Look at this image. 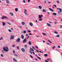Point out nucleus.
<instances>
[{"label":"nucleus","mask_w":62,"mask_h":62,"mask_svg":"<svg viewBox=\"0 0 62 62\" xmlns=\"http://www.w3.org/2000/svg\"><path fill=\"white\" fill-rule=\"evenodd\" d=\"M6 48L5 47H3V49L5 52H8V47L7 46H6Z\"/></svg>","instance_id":"1"},{"label":"nucleus","mask_w":62,"mask_h":62,"mask_svg":"<svg viewBox=\"0 0 62 62\" xmlns=\"http://www.w3.org/2000/svg\"><path fill=\"white\" fill-rule=\"evenodd\" d=\"M57 10H60V11H58V13H60V12H61L62 11V9H61L60 8H57Z\"/></svg>","instance_id":"2"},{"label":"nucleus","mask_w":62,"mask_h":62,"mask_svg":"<svg viewBox=\"0 0 62 62\" xmlns=\"http://www.w3.org/2000/svg\"><path fill=\"white\" fill-rule=\"evenodd\" d=\"M26 38H25L23 41V43H26Z\"/></svg>","instance_id":"3"},{"label":"nucleus","mask_w":62,"mask_h":62,"mask_svg":"<svg viewBox=\"0 0 62 62\" xmlns=\"http://www.w3.org/2000/svg\"><path fill=\"white\" fill-rule=\"evenodd\" d=\"M20 38H18L16 40V41L17 42H20Z\"/></svg>","instance_id":"4"},{"label":"nucleus","mask_w":62,"mask_h":62,"mask_svg":"<svg viewBox=\"0 0 62 62\" xmlns=\"http://www.w3.org/2000/svg\"><path fill=\"white\" fill-rule=\"evenodd\" d=\"M14 36H13L12 35L11 36V37L10 38V39H14Z\"/></svg>","instance_id":"5"},{"label":"nucleus","mask_w":62,"mask_h":62,"mask_svg":"<svg viewBox=\"0 0 62 62\" xmlns=\"http://www.w3.org/2000/svg\"><path fill=\"white\" fill-rule=\"evenodd\" d=\"M21 51H22L23 52H25V49L23 48H22L21 49Z\"/></svg>","instance_id":"6"},{"label":"nucleus","mask_w":62,"mask_h":62,"mask_svg":"<svg viewBox=\"0 0 62 62\" xmlns=\"http://www.w3.org/2000/svg\"><path fill=\"white\" fill-rule=\"evenodd\" d=\"M24 36L23 35H21V38L22 39H24Z\"/></svg>","instance_id":"7"},{"label":"nucleus","mask_w":62,"mask_h":62,"mask_svg":"<svg viewBox=\"0 0 62 62\" xmlns=\"http://www.w3.org/2000/svg\"><path fill=\"white\" fill-rule=\"evenodd\" d=\"M39 18H41V17H43V15H39Z\"/></svg>","instance_id":"8"},{"label":"nucleus","mask_w":62,"mask_h":62,"mask_svg":"<svg viewBox=\"0 0 62 62\" xmlns=\"http://www.w3.org/2000/svg\"><path fill=\"white\" fill-rule=\"evenodd\" d=\"M30 25L31 26H33V23L31 22H30Z\"/></svg>","instance_id":"9"},{"label":"nucleus","mask_w":62,"mask_h":62,"mask_svg":"<svg viewBox=\"0 0 62 62\" xmlns=\"http://www.w3.org/2000/svg\"><path fill=\"white\" fill-rule=\"evenodd\" d=\"M6 2L7 4H9V3H10V2L8 1V0H6Z\"/></svg>","instance_id":"10"},{"label":"nucleus","mask_w":62,"mask_h":62,"mask_svg":"<svg viewBox=\"0 0 62 62\" xmlns=\"http://www.w3.org/2000/svg\"><path fill=\"white\" fill-rule=\"evenodd\" d=\"M21 23L23 25H25V23L24 22H22Z\"/></svg>","instance_id":"11"},{"label":"nucleus","mask_w":62,"mask_h":62,"mask_svg":"<svg viewBox=\"0 0 62 62\" xmlns=\"http://www.w3.org/2000/svg\"><path fill=\"white\" fill-rule=\"evenodd\" d=\"M42 11L43 12L45 13V12H46V10H45V9H43L42 10Z\"/></svg>","instance_id":"12"},{"label":"nucleus","mask_w":62,"mask_h":62,"mask_svg":"<svg viewBox=\"0 0 62 62\" xmlns=\"http://www.w3.org/2000/svg\"><path fill=\"white\" fill-rule=\"evenodd\" d=\"M10 15H11V16H13V13H11V12H10Z\"/></svg>","instance_id":"13"},{"label":"nucleus","mask_w":62,"mask_h":62,"mask_svg":"<svg viewBox=\"0 0 62 62\" xmlns=\"http://www.w3.org/2000/svg\"><path fill=\"white\" fill-rule=\"evenodd\" d=\"M29 44L30 45H31V41H29Z\"/></svg>","instance_id":"14"},{"label":"nucleus","mask_w":62,"mask_h":62,"mask_svg":"<svg viewBox=\"0 0 62 62\" xmlns=\"http://www.w3.org/2000/svg\"><path fill=\"white\" fill-rule=\"evenodd\" d=\"M30 50L31 51H32V52H33L34 51V50L33 49V48H31V47H30Z\"/></svg>","instance_id":"15"},{"label":"nucleus","mask_w":62,"mask_h":62,"mask_svg":"<svg viewBox=\"0 0 62 62\" xmlns=\"http://www.w3.org/2000/svg\"><path fill=\"white\" fill-rule=\"evenodd\" d=\"M15 10L16 11H17L18 10V9L17 8H16L15 9Z\"/></svg>","instance_id":"16"},{"label":"nucleus","mask_w":62,"mask_h":62,"mask_svg":"<svg viewBox=\"0 0 62 62\" xmlns=\"http://www.w3.org/2000/svg\"><path fill=\"white\" fill-rule=\"evenodd\" d=\"M13 61H15L16 62H17V61L14 58H13Z\"/></svg>","instance_id":"17"},{"label":"nucleus","mask_w":62,"mask_h":62,"mask_svg":"<svg viewBox=\"0 0 62 62\" xmlns=\"http://www.w3.org/2000/svg\"><path fill=\"white\" fill-rule=\"evenodd\" d=\"M47 25L48 26H51V24H49L48 23H47Z\"/></svg>","instance_id":"18"},{"label":"nucleus","mask_w":62,"mask_h":62,"mask_svg":"<svg viewBox=\"0 0 62 62\" xmlns=\"http://www.w3.org/2000/svg\"><path fill=\"white\" fill-rule=\"evenodd\" d=\"M49 9H50V10L51 11H52L53 12L54 11V10L52 9L51 8H49Z\"/></svg>","instance_id":"19"},{"label":"nucleus","mask_w":62,"mask_h":62,"mask_svg":"<svg viewBox=\"0 0 62 62\" xmlns=\"http://www.w3.org/2000/svg\"><path fill=\"white\" fill-rule=\"evenodd\" d=\"M2 24L3 26H4V25H5L6 24V23H5L3 22H2Z\"/></svg>","instance_id":"20"},{"label":"nucleus","mask_w":62,"mask_h":62,"mask_svg":"<svg viewBox=\"0 0 62 62\" xmlns=\"http://www.w3.org/2000/svg\"><path fill=\"white\" fill-rule=\"evenodd\" d=\"M54 33L55 34H58V32L56 31H54Z\"/></svg>","instance_id":"21"},{"label":"nucleus","mask_w":62,"mask_h":62,"mask_svg":"<svg viewBox=\"0 0 62 62\" xmlns=\"http://www.w3.org/2000/svg\"><path fill=\"white\" fill-rule=\"evenodd\" d=\"M56 36L57 38H59V37H60V35H59L58 34L56 35Z\"/></svg>","instance_id":"22"},{"label":"nucleus","mask_w":62,"mask_h":62,"mask_svg":"<svg viewBox=\"0 0 62 62\" xmlns=\"http://www.w3.org/2000/svg\"><path fill=\"white\" fill-rule=\"evenodd\" d=\"M44 56L45 57H47V56H48V55L46 54H45Z\"/></svg>","instance_id":"23"},{"label":"nucleus","mask_w":62,"mask_h":62,"mask_svg":"<svg viewBox=\"0 0 62 62\" xmlns=\"http://www.w3.org/2000/svg\"><path fill=\"white\" fill-rule=\"evenodd\" d=\"M53 15L55 16L56 15V13H53Z\"/></svg>","instance_id":"24"},{"label":"nucleus","mask_w":62,"mask_h":62,"mask_svg":"<svg viewBox=\"0 0 62 62\" xmlns=\"http://www.w3.org/2000/svg\"><path fill=\"white\" fill-rule=\"evenodd\" d=\"M39 9H41V8H42V7L40 6H39Z\"/></svg>","instance_id":"25"},{"label":"nucleus","mask_w":62,"mask_h":62,"mask_svg":"<svg viewBox=\"0 0 62 62\" xmlns=\"http://www.w3.org/2000/svg\"><path fill=\"white\" fill-rule=\"evenodd\" d=\"M7 23H8V24H9V25H11V23L9 22H8Z\"/></svg>","instance_id":"26"},{"label":"nucleus","mask_w":62,"mask_h":62,"mask_svg":"<svg viewBox=\"0 0 62 62\" xmlns=\"http://www.w3.org/2000/svg\"><path fill=\"white\" fill-rule=\"evenodd\" d=\"M14 55L15 56H16V57H18V56L16 54H14Z\"/></svg>","instance_id":"27"},{"label":"nucleus","mask_w":62,"mask_h":62,"mask_svg":"<svg viewBox=\"0 0 62 62\" xmlns=\"http://www.w3.org/2000/svg\"><path fill=\"white\" fill-rule=\"evenodd\" d=\"M48 41H49V42L50 43H52V42L51 41H50V40H48Z\"/></svg>","instance_id":"28"},{"label":"nucleus","mask_w":62,"mask_h":62,"mask_svg":"<svg viewBox=\"0 0 62 62\" xmlns=\"http://www.w3.org/2000/svg\"><path fill=\"white\" fill-rule=\"evenodd\" d=\"M8 31L9 32H12L11 30L10 29H9Z\"/></svg>","instance_id":"29"},{"label":"nucleus","mask_w":62,"mask_h":62,"mask_svg":"<svg viewBox=\"0 0 62 62\" xmlns=\"http://www.w3.org/2000/svg\"><path fill=\"white\" fill-rule=\"evenodd\" d=\"M43 35H45V36H46V34L45 33H43Z\"/></svg>","instance_id":"30"},{"label":"nucleus","mask_w":62,"mask_h":62,"mask_svg":"<svg viewBox=\"0 0 62 62\" xmlns=\"http://www.w3.org/2000/svg\"><path fill=\"white\" fill-rule=\"evenodd\" d=\"M37 58H38L39 59V60H41V58H40L39 57H37Z\"/></svg>","instance_id":"31"},{"label":"nucleus","mask_w":62,"mask_h":62,"mask_svg":"<svg viewBox=\"0 0 62 62\" xmlns=\"http://www.w3.org/2000/svg\"><path fill=\"white\" fill-rule=\"evenodd\" d=\"M26 31H23L24 34H25V33H26Z\"/></svg>","instance_id":"32"},{"label":"nucleus","mask_w":62,"mask_h":62,"mask_svg":"<svg viewBox=\"0 0 62 62\" xmlns=\"http://www.w3.org/2000/svg\"><path fill=\"white\" fill-rule=\"evenodd\" d=\"M23 3H25V2H26V1H25V0H24L23 1Z\"/></svg>","instance_id":"33"},{"label":"nucleus","mask_w":62,"mask_h":62,"mask_svg":"<svg viewBox=\"0 0 62 62\" xmlns=\"http://www.w3.org/2000/svg\"><path fill=\"white\" fill-rule=\"evenodd\" d=\"M27 31L28 32H29V33H31V31H30V30H28Z\"/></svg>","instance_id":"34"},{"label":"nucleus","mask_w":62,"mask_h":62,"mask_svg":"<svg viewBox=\"0 0 62 62\" xmlns=\"http://www.w3.org/2000/svg\"><path fill=\"white\" fill-rule=\"evenodd\" d=\"M3 39V38L2 37H1V38L0 39V40H2V39Z\"/></svg>","instance_id":"35"},{"label":"nucleus","mask_w":62,"mask_h":62,"mask_svg":"<svg viewBox=\"0 0 62 62\" xmlns=\"http://www.w3.org/2000/svg\"><path fill=\"white\" fill-rule=\"evenodd\" d=\"M44 3H45V4L46 3V0H45V1H44Z\"/></svg>","instance_id":"36"},{"label":"nucleus","mask_w":62,"mask_h":62,"mask_svg":"<svg viewBox=\"0 0 62 62\" xmlns=\"http://www.w3.org/2000/svg\"><path fill=\"white\" fill-rule=\"evenodd\" d=\"M24 13L25 14V15H27V13L26 12H25L24 11Z\"/></svg>","instance_id":"37"},{"label":"nucleus","mask_w":62,"mask_h":62,"mask_svg":"<svg viewBox=\"0 0 62 62\" xmlns=\"http://www.w3.org/2000/svg\"><path fill=\"white\" fill-rule=\"evenodd\" d=\"M29 38V36H28L27 37V39H28Z\"/></svg>","instance_id":"38"},{"label":"nucleus","mask_w":62,"mask_h":62,"mask_svg":"<svg viewBox=\"0 0 62 62\" xmlns=\"http://www.w3.org/2000/svg\"><path fill=\"white\" fill-rule=\"evenodd\" d=\"M54 48H55V46H54L52 47V49H54Z\"/></svg>","instance_id":"39"},{"label":"nucleus","mask_w":62,"mask_h":62,"mask_svg":"<svg viewBox=\"0 0 62 62\" xmlns=\"http://www.w3.org/2000/svg\"><path fill=\"white\" fill-rule=\"evenodd\" d=\"M17 49L18 50H20L19 49V46H17Z\"/></svg>","instance_id":"40"},{"label":"nucleus","mask_w":62,"mask_h":62,"mask_svg":"<svg viewBox=\"0 0 62 62\" xmlns=\"http://www.w3.org/2000/svg\"><path fill=\"white\" fill-rule=\"evenodd\" d=\"M25 47L26 48L27 47V45H25Z\"/></svg>","instance_id":"41"},{"label":"nucleus","mask_w":62,"mask_h":62,"mask_svg":"<svg viewBox=\"0 0 62 62\" xmlns=\"http://www.w3.org/2000/svg\"><path fill=\"white\" fill-rule=\"evenodd\" d=\"M5 18V16H4L3 17H2V19H4V18Z\"/></svg>","instance_id":"42"},{"label":"nucleus","mask_w":62,"mask_h":62,"mask_svg":"<svg viewBox=\"0 0 62 62\" xmlns=\"http://www.w3.org/2000/svg\"><path fill=\"white\" fill-rule=\"evenodd\" d=\"M35 48H37V49H38V46H35Z\"/></svg>","instance_id":"43"},{"label":"nucleus","mask_w":62,"mask_h":62,"mask_svg":"<svg viewBox=\"0 0 62 62\" xmlns=\"http://www.w3.org/2000/svg\"><path fill=\"white\" fill-rule=\"evenodd\" d=\"M30 57H31V58H33V56H32L31 55H30Z\"/></svg>","instance_id":"44"},{"label":"nucleus","mask_w":62,"mask_h":62,"mask_svg":"<svg viewBox=\"0 0 62 62\" xmlns=\"http://www.w3.org/2000/svg\"><path fill=\"white\" fill-rule=\"evenodd\" d=\"M0 55L1 56H2V57H3V55L2 54H0Z\"/></svg>","instance_id":"45"},{"label":"nucleus","mask_w":62,"mask_h":62,"mask_svg":"<svg viewBox=\"0 0 62 62\" xmlns=\"http://www.w3.org/2000/svg\"><path fill=\"white\" fill-rule=\"evenodd\" d=\"M29 52L31 54H32V52H31V51H30L29 50Z\"/></svg>","instance_id":"46"},{"label":"nucleus","mask_w":62,"mask_h":62,"mask_svg":"<svg viewBox=\"0 0 62 62\" xmlns=\"http://www.w3.org/2000/svg\"><path fill=\"white\" fill-rule=\"evenodd\" d=\"M42 19H39V21H42Z\"/></svg>","instance_id":"47"},{"label":"nucleus","mask_w":62,"mask_h":62,"mask_svg":"<svg viewBox=\"0 0 62 62\" xmlns=\"http://www.w3.org/2000/svg\"><path fill=\"white\" fill-rule=\"evenodd\" d=\"M39 52L40 53H42L43 54V52H42L41 51H39Z\"/></svg>","instance_id":"48"},{"label":"nucleus","mask_w":62,"mask_h":62,"mask_svg":"<svg viewBox=\"0 0 62 62\" xmlns=\"http://www.w3.org/2000/svg\"><path fill=\"white\" fill-rule=\"evenodd\" d=\"M47 13L48 14V15H49V14H50V12H47Z\"/></svg>","instance_id":"49"},{"label":"nucleus","mask_w":62,"mask_h":62,"mask_svg":"<svg viewBox=\"0 0 62 62\" xmlns=\"http://www.w3.org/2000/svg\"><path fill=\"white\" fill-rule=\"evenodd\" d=\"M54 7H55L56 8V5L54 4Z\"/></svg>","instance_id":"50"},{"label":"nucleus","mask_w":62,"mask_h":62,"mask_svg":"<svg viewBox=\"0 0 62 62\" xmlns=\"http://www.w3.org/2000/svg\"><path fill=\"white\" fill-rule=\"evenodd\" d=\"M58 48H60V46H58Z\"/></svg>","instance_id":"51"},{"label":"nucleus","mask_w":62,"mask_h":62,"mask_svg":"<svg viewBox=\"0 0 62 62\" xmlns=\"http://www.w3.org/2000/svg\"><path fill=\"white\" fill-rule=\"evenodd\" d=\"M56 2L58 3H59V1H57Z\"/></svg>","instance_id":"52"},{"label":"nucleus","mask_w":62,"mask_h":62,"mask_svg":"<svg viewBox=\"0 0 62 62\" xmlns=\"http://www.w3.org/2000/svg\"><path fill=\"white\" fill-rule=\"evenodd\" d=\"M4 18H5V19H8L7 18V17L5 16H4Z\"/></svg>","instance_id":"53"},{"label":"nucleus","mask_w":62,"mask_h":62,"mask_svg":"<svg viewBox=\"0 0 62 62\" xmlns=\"http://www.w3.org/2000/svg\"><path fill=\"white\" fill-rule=\"evenodd\" d=\"M60 27L61 28H62V25L60 26Z\"/></svg>","instance_id":"54"},{"label":"nucleus","mask_w":62,"mask_h":62,"mask_svg":"<svg viewBox=\"0 0 62 62\" xmlns=\"http://www.w3.org/2000/svg\"><path fill=\"white\" fill-rule=\"evenodd\" d=\"M29 34L30 35H32V34L31 33H29Z\"/></svg>","instance_id":"55"},{"label":"nucleus","mask_w":62,"mask_h":62,"mask_svg":"<svg viewBox=\"0 0 62 62\" xmlns=\"http://www.w3.org/2000/svg\"><path fill=\"white\" fill-rule=\"evenodd\" d=\"M35 22H36V23H38V21H37V20H36Z\"/></svg>","instance_id":"56"},{"label":"nucleus","mask_w":62,"mask_h":62,"mask_svg":"<svg viewBox=\"0 0 62 62\" xmlns=\"http://www.w3.org/2000/svg\"><path fill=\"white\" fill-rule=\"evenodd\" d=\"M24 11H25V12H27V11H26V9H24Z\"/></svg>","instance_id":"57"},{"label":"nucleus","mask_w":62,"mask_h":62,"mask_svg":"<svg viewBox=\"0 0 62 62\" xmlns=\"http://www.w3.org/2000/svg\"><path fill=\"white\" fill-rule=\"evenodd\" d=\"M32 48H33L34 50H35V48H34V46H33L32 47Z\"/></svg>","instance_id":"58"},{"label":"nucleus","mask_w":62,"mask_h":62,"mask_svg":"<svg viewBox=\"0 0 62 62\" xmlns=\"http://www.w3.org/2000/svg\"><path fill=\"white\" fill-rule=\"evenodd\" d=\"M12 47H15V45H12Z\"/></svg>","instance_id":"59"},{"label":"nucleus","mask_w":62,"mask_h":62,"mask_svg":"<svg viewBox=\"0 0 62 62\" xmlns=\"http://www.w3.org/2000/svg\"><path fill=\"white\" fill-rule=\"evenodd\" d=\"M35 60L36 61H38V59L36 58H35Z\"/></svg>","instance_id":"60"},{"label":"nucleus","mask_w":62,"mask_h":62,"mask_svg":"<svg viewBox=\"0 0 62 62\" xmlns=\"http://www.w3.org/2000/svg\"><path fill=\"white\" fill-rule=\"evenodd\" d=\"M36 51L37 52H38V53H39V51L38 50H36Z\"/></svg>","instance_id":"61"},{"label":"nucleus","mask_w":62,"mask_h":62,"mask_svg":"<svg viewBox=\"0 0 62 62\" xmlns=\"http://www.w3.org/2000/svg\"><path fill=\"white\" fill-rule=\"evenodd\" d=\"M47 61H49V59H47Z\"/></svg>","instance_id":"62"},{"label":"nucleus","mask_w":62,"mask_h":62,"mask_svg":"<svg viewBox=\"0 0 62 62\" xmlns=\"http://www.w3.org/2000/svg\"><path fill=\"white\" fill-rule=\"evenodd\" d=\"M43 41V43H44V42H45V41Z\"/></svg>","instance_id":"63"},{"label":"nucleus","mask_w":62,"mask_h":62,"mask_svg":"<svg viewBox=\"0 0 62 62\" xmlns=\"http://www.w3.org/2000/svg\"><path fill=\"white\" fill-rule=\"evenodd\" d=\"M28 2L29 3V2H30V0H28Z\"/></svg>","instance_id":"64"}]
</instances>
